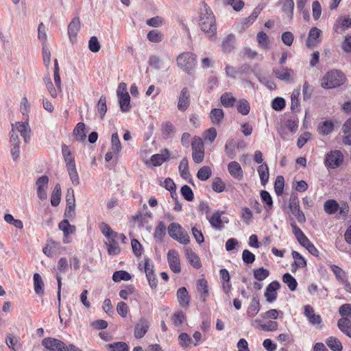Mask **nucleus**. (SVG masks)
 Masks as SVG:
<instances>
[{
    "instance_id": "nucleus-1",
    "label": "nucleus",
    "mask_w": 351,
    "mask_h": 351,
    "mask_svg": "<svg viewBox=\"0 0 351 351\" xmlns=\"http://www.w3.org/2000/svg\"><path fill=\"white\" fill-rule=\"evenodd\" d=\"M199 26L207 37L215 40L216 38L217 27L215 16L209 6L204 3L200 12Z\"/></svg>"
},
{
    "instance_id": "nucleus-2",
    "label": "nucleus",
    "mask_w": 351,
    "mask_h": 351,
    "mask_svg": "<svg viewBox=\"0 0 351 351\" xmlns=\"http://www.w3.org/2000/svg\"><path fill=\"white\" fill-rule=\"evenodd\" d=\"M345 75L339 70H331L322 78L321 85L324 88H333L342 85L346 81Z\"/></svg>"
},
{
    "instance_id": "nucleus-3",
    "label": "nucleus",
    "mask_w": 351,
    "mask_h": 351,
    "mask_svg": "<svg viewBox=\"0 0 351 351\" xmlns=\"http://www.w3.org/2000/svg\"><path fill=\"white\" fill-rule=\"evenodd\" d=\"M178 66L187 73L191 74L196 65V56L191 52H184L177 57Z\"/></svg>"
},
{
    "instance_id": "nucleus-4",
    "label": "nucleus",
    "mask_w": 351,
    "mask_h": 351,
    "mask_svg": "<svg viewBox=\"0 0 351 351\" xmlns=\"http://www.w3.org/2000/svg\"><path fill=\"white\" fill-rule=\"evenodd\" d=\"M167 230L169 235L180 243L186 245L190 242L189 234L178 223H171Z\"/></svg>"
},
{
    "instance_id": "nucleus-5",
    "label": "nucleus",
    "mask_w": 351,
    "mask_h": 351,
    "mask_svg": "<svg viewBox=\"0 0 351 351\" xmlns=\"http://www.w3.org/2000/svg\"><path fill=\"white\" fill-rule=\"evenodd\" d=\"M192 158L195 163H201L204 158V146L202 139L199 136H194L192 142Z\"/></svg>"
},
{
    "instance_id": "nucleus-6",
    "label": "nucleus",
    "mask_w": 351,
    "mask_h": 351,
    "mask_svg": "<svg viewBox=\"0 0 351 351\" xmlns=\"http://www.w3.org/2000/svg\"><path fill=\"white\" fill-rule=\"evenodd\" d=\"M42 345L50 351H69L68 345L62 341L53 337L45 338L42 341Z\"/></svg>"
},
{
    "instance_id": "nucleus-7",
    "label": "nucleus",
    "mask_w": 351,
    "mask_h": 351,
    "mask_svg": "<svg viewBox=\"0 0 351 351\" xmlns=\"http://www.w3.org/2000/svg\"><path fill=\"white\" fill-rule=\"evenodd\" d=\"M343 158V154L339 150L332 151L326 154L324 163L326 167L335 169L341 164Z\"/></svg>"
},
{
    "instance_id": "nucleus-8",
    "label": "nucleus",
    "mask_w": 351,
    "mask_h": 351,
    "mask_svg": "<svg viewBox=\"0 0 351 351\" xmlns=\"http://www.w3.org/2000/svg\"><path fill=\"white\" fill-rule=\"evenodd\" d=\"M191 104V95L189 90L187 87L181 89L178 95V109L180 112H185L189 107Z\"/></svg>"
},
{
    "instance_id": "nucleus-9",
    "label": "nucleus",
    "mask_w": 351,
    "mask_h": 351,
    "mask_svg": "<svg viewBox=\"0 0 351 351\" xmlns=\"http://www.w3.org/2000/svg\"><path fill=\"white\" fill-rule=\"evenodd\" d=\"M49 178L47 176L39 177L36 181V193L40 200L46 199L47 197V189L48 188Z\"/></svg>"
},
{
    "instance_id": "nucleus-10",
    "label": "nucleus",
    "mask_w": 351,
    "mask_h": 351,
    "mask_svg": "<svg viewBox=\"0 0 351 351\" xmlns=\"http://www.w3.org/2000/svg\"><path fill=\"white\" fill-rule=\"evenodd\" d=\"M150 326V322L145 317H141L136 324L134 330V335L136 339L143 338L147 332Z\"/></svg>"
},
{
    "instance_id": "nucleus-11",
    "label": "nucleus",
    "mask_w": 351,
    "mask_h": 351,
    "mask_svg": "<svg viewBox=\"0 0 351 351\" xmlns=\"http://www.w3.org/2000/svg\"><path fill=\"white\" fill-rule=\"evenodd\" d=\"M167 262L172 271L176 274L181 271L180 258L178 252L175 250H169L168 251Z\"/></svg>"
},
{
    "instance_id": "nucleus-12",
    "label": "nucleus",
    "mask_w": 351,
    "mask_h": 351,
    "mask_svg": "<svg viewBox=\"0 0 351 351\" xmlns=\"http://www.w3.org/2000/svg\"><path fill=\"white\" fill-rule=\"evenodd\" d=\"M304 315L313 326L320 325L322 322L321 316L318 314H315L313 307L309 304H306L304 306Z\"/></svg>"
},
{
    "instance_id": "nucleus-13",
    "label": "nucleus",
    "mask_w": 351,
    "mask_h": 351,
    "mask_svg": "<svg viewBox=\"0 0 351 351\" xmlns=\"http://www.w3.org/2000/svg\"><path fill=\"white\" fill-rule=\"evenodd\" d=\"M351 27V18L349 17H339L333 26L334 30L339 34Z\"/></svg>"
},
{
    "instance_id": "nucleus-14",
    "label": "nucleus",
    "mask_w": 351,
    "mask_h": 351,
    "mask_svg": "<svg viewBox=\"0 0 351 351\" xmlns=\"http://www.w3.org/2000/svg\"><path fill=\"white\" fill-rule=\"evenodd\" d=\"M321 32V30L315 27L310 29L306 40V46L308 47H313L320 43L319 37Z\"/></svg>"
},
{
    "instance_id": "nucleus-15",
    "label": "nucleus",
    "mask_w": 351,
    "mask_h": 351,
    "mask_svg": "<svg viewBox=\"0 0 351 351\" xmlns=\"http://www.w3.org/2000/svg\"><path fill=\"white\" fill-rule=\"evenodd\" d=\"M229 173L235 179L241 180L243 178V172L240 164L237 161H232L228 165Z\"/></svg>"
},
{
    "instance_id": "nucleus-16",
    "label": "nucleus",
    "mask_w": 351,
    "mask_h": 351,
    "mask_svg": "<svg viewBox=\"0 0 351 351\" xmlns=\"http://www.w3.org/2000/svg\"><path fill=\"white\" fill-rule=\"evenodd\" d=\"M273 74L280 80L289 81L293 75V70L287 67H281L280 69H274Z\"/></svg>"
},
{
    "instance_id": "nucleus-17",
    "label": "nucleus",
    "mask_w": 351,
    "mask_h": 351,
    "mask_svg": "<svg viewBox=\"0 0 351 351\" xmlns=\"http://www.w3.org/2000/svg\"><path fill=\"white\" fill-rule=\"evenodd\" d=\"M170 152L167 149L162 150L161 154H156L151 156L150 160L154 167L160 166L164 162L169 160Z\"/></svg>"
},
{
    "instance_id": "nucleus-18",
    "label": "nucleus",
    "mask_w": 351,
    "mask_h": 351,
    "mask_svg": "<svg viewBox=\"0 0 351 351\" xmlns=\"http://www.w3.org/2000/svg\"><path fill=\"white\" fill-rule=\"evenodd\" d=\"M223 212L217 210L211 216L208 217L211 227L215 230H221L223 228V224L221 220V215Z\"/></svg>"
},
{
    "instance_id": "nucleus-19",
    "label": "nucleus",
    "mask_w": 351,
    "mask_h": 351,
    "mask_svg": "<svg viewBox=\"0 0 351 351\" xmlns=\"http://www.w3.org/2000/svg\"><path fill=\"white\" fill-rule=\"evenodd\" d=\"M261 309L259 298L257 295L252 297V301L247 307L246 315L249 317H255Z\"/></svg>"
},
{
    "instance_id": "nucleus-20",
    "label": "nucleus",
    "mask_w": 351,
    "mask_h": 351,
    "mask_svg": "<svg viewBox=\"0 0 351 351\" xmlns=\"http://www.w3.org/2000/svg\"><path fill=\"white\" fill-rule=\"evenodd\" d=\"M80 29V20L79 17H75L68 26V34L71 42H73L78 31Z\"/></svg>"
},
{
    "instance_id": "nucleus-21",
    "label": "nucleus",
    "mask_w": 351,
    "mask_h": 351,
    "mask_svg": "<svg viewBox=\"0 0 351 351\" xmlns=\"http://www.w3.org/2000/svg\"><path fill=\"white\" fill-rule=\"evenodd\" d=\"M185 255L189 263L195 269H199L202 263L199 256L190 247L185 248Z\"/></svg>"
},
{
    "instance_id": "nucleus-22",
    "label": "nucleus",
    "mask_w": 351,
    "mask_h": 351,
    "mask_svg": "<svg viewBox=\"0 0 351 351\" xmlns=\"http://www.w3.org/2000/svg\"><path fill=\"white\" fill-rule=\"evenodd\" d=\"M337 326L343 335L351 339V320L349 318H340Z\"/></svg>"
},
{
    "instance_id": "nucleus-23",
    "label": "nucleus",
    "mask_w": 351,
    "mask_h": 351,
    "mask_svg": "<svg viewBox=\"0 0 351 351\" xmlns=\"http://www.w3.org/2000/svg\"><path fill=\"white\" fill-rule=\"evenodd\" d=\"M118 237H111L108 239V241L105 242V245L107 247V251L109 255L114 256L120 253L121 249L119 245L117 239Z\"/></svg>"
},
{
    "instance_id": "nucleus-24",
    "label": "nucleus",
    "mask_w": 351,
    "mask_h": 351,
    "mask_svg": "<svg viewBox=\"0 0 351 351\" xmlns=\"http://www.w3.org/2000/svg\"><path fill=\"white\" fill-rule=\"evenodd\" d=\"M62 154L66 163V167L75 165L73 154L68 145L65 144L62 145Z\"/></svg>"
},
{
    "instance_id": "nucleus-25",
    "label": "nucleus",
    "mask_w": 351,
    "mask_h": 351,
    "mask_svg": "<svg viewBox=\"0 0 351 351\" xmlns=\"http://www.w3.org/2000/svg\"><path fill=\"white\" fill-rule=\"evenodd\" d=\"M177 298L180 305L182 307H187L190 302V296L186 289L180 287L177 291Z\"/></svg>"
},
{
    "instance_id": "nucleus-26",
    "label": "nucleus",
    "mask_w": 351,
    "mask_h": 351,
    "mask_svg": "<svg viewBox=\"0 0 351 351\" xmlns=\"http://www.w3.org/2000/svg\"><path fill=\"white\" fill-rule=\"evenodd\" d=\"M197 289L201 294V300L205 302L208 296V285L205 278L199 279L197 280Z\"/></svg>"
},
{
    "instance_id": "nucleus-27",
    "label": "nucleus",
    "mask_w": 351,
    "mask_h": 351,
    "mask_svg": "<svg viewBox=\"0 0 351 351\" xmlns=\"http://www.w3.org/2000/svg\"><path fill=\"white\" fill-rule=\"evenodd\" d=\"M209 117L213 124L219 125L224 118V113L221 108H213L211 110Z\"/></svg>"
},
{
    "instance_id": "nucleus-28",
    "label": "nucleus",
    "mask_w": 351,
    "mask_h": 351,
    "mask_svg": "<svg viewBox=\"0 0 351 351\" xmlns=\"http://www.w3.org/2000/svg\"><path fill=\"white\" fill-rule=\"evenodd\" d=\"M235 36L233 34L228 35L223 40L221 48L224 53H230L234 47Z\"/></svg>"
},
{
    "instance_id": "nucleus-29",
    "label": "nucleus",
    "mask_w": 351,
    "mask_h": 351,
    "mask_svg": "<svg viewBox=\"0 0 351 351\" xmlns=\"http://www.w3.org/2000/svg\"><path fill=\"white\" fill-rule=\"evenodd\" d=\"M161 132L165 139L171 138L174 136L175 127L169 121L165 122L161 125Z\"/></svg>"
},
{
    "instance_id": "nucleus-30",
    "label": "nucleus",
    "mask_w": 351,
    "mask_h": 351,
    "mask_svg": "<svg viewBox=\"0 0 351 351\" xmlns=\"http://www.w3.org/2000/svg\"><path fill=\"white\" fill-rule=\"evenodd\" d=\"M165 234L166 226L163 221H160L156 226L154 233V238L156 242L161 243Z\"/></svg>"
},
{
    "instance_id": "nucleus-31",
    "label": "nucleus",
    "mask_w": 351,
    "mask_h": 351,
    "mask_svg": "<svg viewBox=\"0 0 351 351\" xmlns=\"http://www.w3.org/2000/svg\"><path fill=\"white\" fill-rule=\"evenodd\" d=\"M258 173L260 177L261 183L262 185L265 186L269 178V167L266 163L261 164L257 169Z\"/></svg>"
},
{
    "instance_id": "nucleus-32",
    "label": "nucleus",
    "mask_w": 351,
    "mask_h": 351,
    "mask_svg": "<svg viewBox=\"0 0 351 351\" xmlns=\"http://www.w3.org/2000/svg\"><path fill=\"white\" fill-rule=\"evenodd\" d=\"M236 141L233 138H229L226 141L224 150L226 152V154L227 156L230 158L233 159L236 156Z\"/></svg>"
},
{
    "instance_id": "nucleus-33",
    "label": "nucleus",
    "mask_w": 351,
    "mask_h": 351,
    "mask_svg": "<svg viewBox=\"0 0 351 351\" xmlns=\"http://www.w3.org/2000/svg\"><path fill=\"white\" fill-rule=\"evenodd\" d=\"M300 95V89H294L291 95V110L293 112H297L300 110V101L299 97Z\"/></svg>"
},
{
    "instance_id": "nucleus-34",
    "label": "nucleus",
    "mask_w": 351,
    "mask_h": 351,
    "mask_svg": "<svg viewBox=\"0 0 351 351\" xmlns=\"http://www.w3.org/2000/svg\"><path fill=\"white\" fill-rule=\"evenodd\" d=\"M344 133L343 142L345 145H351V118L348 119L342 128Z\"/></svg>"
},
{
    "instance_id": "nucleus-35",
    "label": "nucleus",
    "mask_w": 351,
    "mask_h": 351,
    "mask_svg": "<svg viewBox=\"0 0 351 351\" xmlns=\"http://www.w3.org/2000/svg\"><path fill=\"white\" fill-rule=\"evenodd\" d=\"M255 76L262 84L265 85L269 90H274L276 88L275 82L270 77L262 75L259 73H255Z\"/></svg>"
},
{
    "instance_id": "nucleus-36",
    "label": "nucleus",
    "mask_w": 351,
    "mask_h": 351,
    "mask_svg": "<svg viewBox=\"0 0 351 351\" xmlns=\"http://www.w3.org/2000/svg\"><path fill=\"white\" fill-rule=\"evenodd\" d=\"M73 135L80 142H83L86 139L85 124L84 123L80 122L77 124L73 130Z\"/></svg>"
},
{
    "instance_id": "nucleus-37",
    "label": "nucleus",
    "mask_w": 351,
    "mask_h": 351,
    "mask_svg": "<svg viewBox=\"0 0 351 351\" xmlns=\"http://www.w3.org/2000/svg\"><path fill=\"white\" fill-rule=\"evenodd\" d=\"M120 109L123 112H128L130 110V97L129 93L119 96Z\"/></svg>"
},
{
    "instance_id": "nucleus-38",
    "label": "nucleus",
    "mask_w": 351,
    "mask_h": 351,
    "mask_svg": "<svg viewBox=\"0 0 351 351\" xmlns=\"http://www.w3.org/2000/svg\"><path fill=\"white\" fill-rule=\"evenodd\" d=\"M33 280L36 293L43 295L44 293V282L40 275L38 273L34 274Z\"/></svg>"
},
{
    "instance_id": "nucleus-39",
    "label": "nucleus",
    "mask_w": 351,
    "mask_h": 351,
    "mask_svg": "<svg viewBox=\"0 0 351 351\" xmlns=\"http://www.w3.org/2000/svg\"><path fill=\"white\" fill-rule=\"evenodd\" d=\"M61 187L60 184H56L53 189L51 195V204L53 206H57L60 202Z\"/></svg>"
},
{
    "instance_id": "nucleus-40",
    "label": "nucleus",
    "mask_w": 351,
    "mask_h": 351,
    "mask_svg": "<svg viewBox=\"0 0 351 351\" xmlns=\"http://www.w3.org/2000/svg\"><path fill=\"white\" fill-rule=\"evenodd\" d=\"M221 104L226 108H230L234 106L236 98L231 93H225L220 97Z\"/></svg>"
},
{
    "instance_id": "nucleus-41",
    "label": "nucleus",
    "mask_w": 351,
    "mask_h": 351,
    "mask_svg": "<svg viewBox=\"0 0 351 351\" xmlns=\"http://www.w3.org/2000/svg\"><path fill=\"white\" fill-rule=\"evenodd\" d=\"M326 345L333 351H342L343 346L340 340L335 337H330L326 340Z\"/></svg>"
},
{
    "instance_id": "nucleus-42",
    "label": "nucleus",
    "mask_w": 351,
    "mask_h": 351,
    "mask_svg": "<svg viewBox=\"0 0 351 351\" xmlns=\"http://www.w3.org/2000/svg\"><path fill=\"white\" fill-rule=\"evenodd\" d=\"M58 228L63 232L64 236H68L75 232V226L71 225L67 219H63L60 221Z\"/></svg>"
},
{
    "instance_id": "nucleus-43",
    "label": "nucleus",
    "mask_w": 351,
    "mask_h": 351,
    "mask_svg": "<svg viewBox=\"0 0 351 351\" xmlns=\"http://www.w3.org/2000/svg\"><path fill=\"white\" fill-rule=\"evenodd\" d=\"M339 206L336 200L328 199L324 204V211L329 215L335 214L337 212Z\"/></svg>"
},
{
    "instance_id": "nucleus-44",
    "label": "nucleus",
    "mask_w": 351,
    "mask_h": 351,
    "mask_svg": "<svg viewBox=\"0 0 351 351\" xmlns=\"http://www.w3.org/2000/svg\"><path fill=\"white\" fill-rule=\"evenodd\" d=\"M111 150L113 151L114 154H119L121 151V143L117 132H114L111 136Z\"/></svg>"
},
{
    "instance_id": "nucleus-45",
    "label": "nucleus",
    "mask_w": 351,
    "mask_h": 351,
    "mask_svg": "<svg viewBox=\"0 0 351 351\" xmlns=\"http://www.w3.org/2000/svg\"><path fill=\"white\" fill-rule=\"evenodd\" d=\"M334 130V124L330 121H325L321 123L318 126L319 134L322 135H328Z\"/></svg>"
},
{
    "instance_id": "nucleus-46",
    "label": "nucleus",
    "mask_w": 351,
    "mask_h": 351,
    "mask_svg": "<svg viewBox=\"0 0 351 351\" xmlns=\"http://www.w3.org/2000/svg\"><path fill=\"white\" fill-rule=\"evenodd\" d=\"M108 351H129V346L125 342H114L106 346Z\"/></svg>"
},
{
    "instance_id": "nucleus-47",
    "label": "nucleus",
    "mask_w": 351,
    "mask_h": 351,
    "mask_svg": "<svg viewBox=\"0 0 351 351\" xmlns=\"http://www.w3.org/2000/svg\"><path fill=\"white\" fill-rule=\"evenodd\" d=\"M330 267L334 273L336 278L341 283L348 278L346 273L339 266L336 265H330Z\"/></svg>"
},
{
    "instance_id": "nucleus-48",
    "label": "nucleus",
    "mask_w": 351,
    "mask_h": 351,
    "mask_svg": "<svg viewBox=\"0 0 351 351\" xmlns=\"http://www.w3.org/2000/svg\"><path fill=\"white\" fill-rule=\"evenodd\" d=\"M163 34L158 29L149 31L147 35V38L152 43H158L162 40Z\"/></svg>"
},
{
    "instance_id": "nucleus-49",
    "label": "nucleus",
    "mask_w": 351,
    "mask_h": 351,
    "mask_svg": "<svg viewBox=\"0 0 351 351\" xmlns=\"http://www.w3.org/2000/svg\"><path fill=\"white\" fill-rule=\"evenodd\" d=\"M282 281L287 284L291 291H295L298 287L296 280L289 273H286L282 276Z\"/></svg>"
},
{
    "instance_id": "nucleus-50",
    "label": "nucleus",
    "mask_w": 351,
    "mask_h": 351,
    "mask_svg": "<svg viewBox=\"0 0 351 351\" xmlns=\"http://www.w3.org/2000/svg\"><path fill=\"white\" fill-rule=\"evenodd\" d=\"M292 257L294 259L293 264L296 267L304 268L306 266V261L299 252L293 250Z\"/></svg>"
},
{
    "instance_id": "nucleus-51",
    "label": "nucleus",
    "mask_w": 351,
    "mask_h": 351,
    "mask_svg": "<svg viewBox=\"0 0 351 351\" xmlns=\"http://www.w3.org/2000/svg\"><path fill=\"white\" fill-rule=\"evenodd\" d=\"M70 180L74 186H77L80 184V178L77 171L76 165L66 167Z\"/></svg>"
},
{
    "instance_id": "nucleus-52",
    "label": "nucleus",
    "mask_w": 351,
    "mask_h": 351,
    "mask_svg": "<svg viewBox=\"0 0 351 351\" xmlns=\"http://www.w3.org/2000/svg\"><path fill=\"white\" fill-rule=\"evenodd\" d=\"M179 172L182 178L186 179L190 175L189 171V162L187 158L185 157L182 159L179 165Z\"/></svg>"
},
{
    "instance_id": "nucleus-53",
    "label": "nucleus",
    "mask_w": 351,
    "mask_h": 351,
    "mask_svg": "<svg viewBox=\"0 0 351 351\" xmlns=\"http://www.w3.org/2000/svg\"><path fill=\"white\" fill-rule=\"evenodd\" d=\"M211 169L208 166H204L198 170L197 177L202 181H206L211 176Z\"/></svg>"
},
{
    "instance_id": "nucleus-54",
    "label": "nucleus",
    "mask_w": 351,
    "mask_h": 351,
    "mask_svg": "<svg viewBox=\"0 0 351 351\" xmlns=\"http://www.w3.org/2000/svg\"><path fill=\"white\" fill-rule=\"evenodd\" d=\"M132 278L130 274L124 270L115 271L112 275V280L114 282H120L121 280H130Z\"/></svg>"
},
{
    "instance_id": "nucleus-55",
    "label": "nucleus",
    "mask_w": 351,
    "mask_h": 351,
    "mask_svg": "<svg viewBox=\"0 0 351 351\" xmlns=\"http://www.w3.org/2000/svg\"><path fill=\"white\" fill-rule=\"evenodd\" d=\"M300 245L305 247L308 251V252L311 253L313 256H319V250L314 245V244L308 239V238L306 239L303 242L300 243Z\"/></svg>"
},
{
    "instance_id": "nucleus-56",
    "label": "nucleus",
    "mask_w": 351,
    "mask_h": 351,
    "mask_svg": "<svg viewBox=\"0 0 351 351\" xmlns=\"http://www.w3.org/2000/svg\"><path fill=\"white\" fill-rule=\"evenodd\" d=\"M285 186V180L283 176H278L276 177L274 182V191L278 196H280L283 193Z\"/></svg>"
},
{
    "instance_id": "nucleus-57",
    "label": "nucleus",
    "mask_w": 351,
    "mask_h": 351,
    "mask_svg": "<svg viewBox=\"0 0 351 351\" xmlns=\"http://www.w3.org/2000/svg\"><path fill=\"white\" fill-rule=\"evenodd\" d=\"M237 110L241 114L247 115L250 110L249 102L245 99L239 100L237 104Z\"/></svg>"
},
{
    "instance_id": "nucleus-58",
    "label": "nucleus",
    "mask_w": 351,
    "mask_h": 351,
    "mask_svg": "<svg viewBox=\"0 0 351 351\" xmlns=\"http://www.w3.org/2000/svg\"><path fill=\"white\" fill-rule=\"evenodd\" d=\"M257 41L261 47L267 49L269 47V39L264 32H260L257 34Z\"/></svg>"
},
{
    "instance_id": "nucleus-59",
    "label": "nucleus",
    "mask_w": 351,
    "mask_h": 351,
    "mask_svg": "<svg viewBox=\"0 0 351 351\" xmlns=\"http://www.w3.org/2000/svg\"><path fill=\"white\" fill-rule=\"evenodd\" d=\"M292 230L293 234H295L298 241L300 244L303 242L308 237L304 234V233L302 231V230L296 225L295 222H292L291 223Z\"/></svg>"
},
{
    "instance_id": "nucleus-60",
    "label": "nucleus",
    "mask_w": 351,
    "mask_h": 351,
    "mask_svg": "<svg viewBox=\"0 0 351 351\" xmlns=\"http://www.w3.org/2000/svg\"><path fill=\"white\" fill-rule=\"evenodd\" d=\"M269 276L268 269L263 267L258 268L254 270V277L258 281H263Z\"/></svg>"
},
{
    "instance_id": "nucleus-61",
    "label": "nucleus",
    "mask_w": 351,
    "mask_h": 351,
    "mask_svg": "<svg viewBox=\"0 0 351 351\" xmlns=\"http://www.w3.org/2000/svg\"><path fill=\"white\" fill-rule=\"evenodd\" d=\"M261 197L263 202L265 203V208L267 210H271L273 206V200L270 194L267 191H262Z\"/></svg>"
},
{
    "instance_id": "nucleus-62",
    "label": "nucleus",
    "mask_w": 351,
    "mask_h": 351,
    "mask_svg": "<svg viewBox=\"0 0 351 351\" xmlns=\"http://www.w3.org/2000/svg\"><path fill=\"white\" fill-rule=\"evenodd\" d=\"M289 208L291 213L298 211L300 209L299 199L296 195L292 194L289 199Z\"/></svg>"
},
{
    "instance_id": "nucleus-63",
    "label": "nucleus",
    "mask_w": 351,
    "mask_h": 351,
    "mask_svg": "<svg viewBox=\"0 0 351 351\" xmlns=\"http://www.w3.org/2000/svg\"><path fill=\"white\" fill-rule=\"evenodd\" d=\"M293 9H294L293 0H285L283 5H282V10L290 18L293 17Z\"/></svg>"
},
{
    "instance_id": "nucleus-64",
    "label": "nucleus",
    "mask_w": 351,
    "mask_h": 351,
    "mask_svg": "<svg viewBox=\"0 0 351 351\" xmlns=\"http://www.w3.org/2000/svg\"><path fill=\"white\" fill-rule=\"evenodd\" d=\"M339 313L341 318H348L351 315V304L347 303L340 306Z\"/></svg>"
}]
</instances>
